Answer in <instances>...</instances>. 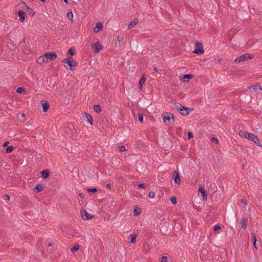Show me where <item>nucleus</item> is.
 Here are the masks:
<instances>
[{"label": "nucleus", "mask_w": 262, "mask_h": 262, "mask_svg": "<svg viewBox=\"0 0 262 262\" xmlns=\"http://www.w3.org/2000/svg\"><path fill=\"white\" fill-rule=\"evenodd\" d=\"M172 108L180 112L184 116L187 115L189 113L188 108L184 107L179 103H175L173 104Z\"/></svg>", "instance_id": "f257e3e1"}, {"label": "nucleus", "mask_w": 262, "mask_h": 262, "mask_svg": "<svg viewBox=\"0 0 262 262\" xmlns=\"http://www.w3.org/2000/svg\"><path fill=\"white\" fill-rule=\"evenodd\" d=\"M254 57L253 55L249 54V53H245L241 56L237 57L234 60L235 62L236 63H239L242 61H244L247 60H250L253 59Z\"/></svg>", "instance_id": "f03ea898"}, {"label": "nucleus", "mask_w": 262, "mask_h": 262, "mask_svg": "<svg viewBox=\"0 0 262 262\" xmlns=\"http://www.w3.org/2000/svg\"><path fill=\"white\" fill-rule=\"evenodd\" d=\"M163 120L164 123L169 124L174 122V117L172 114L167 112L163 115Z\"/></svg>", "instance_id": "7ed1b4c3"}, {"label": "nucleus", "mask_w": 262, "mask_h": 262, "mask_svg": "<svg viewBox=\"0 0 262 262\" xmlns=\"http://www.w3.org/2000/svg\"><path fill=\"white\" fill-rule=\"evenodd\" d=\"M62 62L64 64V66L66 68L68 69V67H70V70H73V67H75L76 66V61L74 60H70L68 59H64L62 60Z\"/></svg>", "instance_id": "20e7f679"}, {"label": "nucleus", "mask_w": 262, "mask_h": 262, "mask_svg": "<svg viewBox=\"0 0 262 262\" xmlns=\"http://www.w3.org/2000/svg\"><path fill=\"white\" fill-rule=\"evenodd\" d=\"M196 49L193 51V53L197 55H201L204 53L203 47L201 43L197 42L195 43Z\"/></svg>", "instance_id": "39448f33"}, {"label": "nucleus", "mask_w": 262, "mask_h": 262, "mask_svg": "<svg viewBox=\"0 0 262 262\" xmlns=\"http://www.w3.org/2000/svg\"><path fill=\"white\" fill-rule=\"evenodd\" d=\"M46 62H48L50 61L53 60L57 57L56 54L53 52L47 53L43 55Z\"/></svg>", "instance_id": "423d86ee"}, {"label": "nucleus", "mask_w": 262, "mask_h": 262, "mask_svg": "<svg viewBox=\"0 0 262 262\" xmlns=\"http://www.w3.org/2000/svg\"><path fill=\"white\" fill-rule=\"evenodd\" d=\"M248 140L253 141L257 145L261 147L262 144L260 143L259 140L257 136L250 133Z\"/></svg>", "instance_id": "0eeeda50"}, {"label": "nucleus", "mask_w": 262, "mask_h": 262, "mask_svg": "<svg viewBox=\"0 0 262 262\" xmlns=\"http://www.w3.org/2000/svg\"><path fill=\"white\" fill-rule=\"evenodd\" d=\"M81 216L82 219L84 220H88L92 219L93 218L94 216L88 212H87L85 210L82 209L80 211Z\"/></svg>", "instance_id": "6e6552de"}, {"label": "nucleus", "mask_w": 262, "mask_h": 262, "mask_svg": "<svg viewBox=\"0 0 262 262\" xmlns=\"http://www.w3.org/2000/svg\"><path fill=\"white\" fill-rule=\"evenodd\" d=\"M172 177L174 180V183L178 185L180 184L181 180L178 172L174 171L172 174Z\"/></svg>", "instance_id": "1a4fd4ad"}, {"label": "nucleus", "mask_w": 262, "mask_h": 262, "mask_svg": "<svg viewBox=\"0 0 262 262\" xmlns=\"http://www.w3.org/2000/svg\"><path fill=\"white\" fill-rule=\"evenodd\" d=\"M199 192L202 193L203 196V200L206 201L207 199V192L205 188L202 186H200L199 188Z\"/></svg>", "instance_id": "9d476101"}, {"label": "nucleus", "mask_w": 262, "mask_h": 262, "mask_svg": "<svg viewBox=\"0 0 262 262\" xmlns=\"http://www.w3.org/2000/svg\"><path fill=\"white\" fill-rule=\"evenodd\" d=\"M93 48L94 49L96 53H98L102 49L103 47L100 42H96L93 45Z\"/></svg>", "instance_id": "9b49d317"}, {"label": "nucleus", "mask_w": 262, "mask_h": 262, "mask_svg": "<svg viewBox=\"0 0 262 262\" xmlns=\"http://www.w3.org/2000/svg\"><path fill=\"white\" fill-rule=\"evenodd\" d=\"M193 75L191 74H186L183 76V77H180V80L184 82H187L189 79L192 78Z\"/></svg>", "instance_id": "f8f14e48"}, {"label": "nucleus", "mask_w": 262, "mask_h": 262, "mask_svg": "<svg viewBox=\"0 0 262 262\" xmlns=\"http://www.w3.org/2000/svg\"><path fill=\"white\" fill-rule=\"evenodd\" d=\"M248 88L249 90H252V91L253 92H256V91H257V90H259L260 91H262L261 86V85L259 84H256L255 85L248 86Z\"/></svg>", "instance_id": "ddd939ff"}, {"label": "nucleus", "mask_w": 262, "mask_h": 262, "mask_svg": "<svg viewBox=\"0 0 262 262\" xmlns=\"http://www.w3.org/2000/svg\"><path fill=\"white\" fill-rule=\"evenodd\" d=\"M103 27V24L101 23H97L93 30L95 33H98L102 29Z\"/></svg>", "instance_id": "4468645a"}, {"label": "nucleus", "mask_w": 262, "mask_h": 262, "mask_svg": "<svg viewBox=\"0 0 262 262\" xmlns=\"http://www.w3.org/2000/svg\"><path fill=\"white\" fill-rule=\"evenodd\" d=\"M18 15L19 17V20L21 23H23L25 21V13L21 11V10H18Z\"/></svg>", "instance_id": "2eb2a0df"}, {"label": "nucleus", "mask_w": 262, "mask_h": 262, "mask_svg": "<svg viewBox=\"0 0 262 262\" xmlns=\"http://www.w3.org/2000/svg\"><path fill=\"white\" fill-rule=\"evenodd\" d=\"M139 22V20L137 18L134 19L128 25L127 29L130 30L134 26H135Z\"/></svg>", "instance_id": "dca6fc26"}, {"label": "nucleus", "mask_w": 262, "mask_h": 262, "mask_svg": "<svg viewBox=\"0 0 262 262\" xmlns=\"http://www.w3.org/2000/svg\"><path fill=\"white\" fill-rule=\"evenodd\" d=\"M250 133H248L246 132L241 130L238 133V135L243 138L248 139Z\"/></svg>", "instance_id": "f3484780"}, {"label": "nucleus", "mask_w": 262, "mask_h": 262, "mask_svg": "<svg viewBox=\"0 0 262 262\" xmlns=\"http://www.w3.org/2000/svg\"><path fill=\"white\" fill-rule=\"evenodd\" d=\"M84 120L89 122L91 125L93 124V119L91 115L86 113L84 116Z\"/></svg>", "instance_id": "a211bd4d"}, {"label": "nucleus", "mask_w": 262, "mask_h": 262, "mask_svg": "<svg viewBox=\"0 0 262 262\" xmlns=\"http://www.w3.org/2000/svg\"><path fill=\"white\" fill-rule=\"evenodd\" d=\"M43 190V187L41 184H38L34 189L35 192L37 193Z\"/></svg>", "instance_id": "6ab92c4d"}, {"label": "nucleus", "mask_w": 262, "mask_h": 262, "mask_svg": "<svg viewBox=\"0 0 262 262\" xmlns=\"http://www.w3.org/2000/svg\"><path fill=\"white\" fill-rule=\"evenodd\" d=\"M247 220L246 218H243L241 221V226L243 229H246L247 227Z\"/></svg>", "instance_id": "aec40b11"}, {"label": "nucleus", "mask_w": 262, "mask_h": 262, "mask_svg": "<svg viewBox=\"0 0 262 262\" xmlns=\"http://www.w3.org/2000/svg\"><path fill=\"white\" fill-rule=\"evenodd\" d=\"M146 78L144 76H142L139 81V84L140 85V89H142V86L145 83Z\"/></svg>", "instance_id": "412c9836"}, {"label": "nucleus", "mask_w": 262, "mask_h": 262, "mask_svg": "<svg viewBox=\"0 0 262 262\" xmlns=\"http://www.w3.org/2000/svg\"><path fill=\"white\" fill-rule=\"evenodd\" d=\"M26 9L28 14L31 17L35 15V12L32 8L27 7Z\"/></svg>", "instance_id": "4be33fe9"}, {"label": "nucleus", "mask_w": 262, "mask_h": 262, "mask_svg": "<svg viewBox=\"0 0 262 262\" xmlns=\"http://www.w3.org/2000/svg\"><path fill=\"white\" fill-rule=\"evenodd\" d=\"M44 62H46V60L44 57V56H40L38 57L37 59V63L40 64H42Z\"/></svg>", "instance_id": "5701e85b"}, {"label": "nucleus", "mask_w": 262, "mask_h": 262, "mask_svg": "<svg viewBox=\"0 0 262 262\" xmlns=\"http://www.w3.org/2000/svg\"><path fill=\"white\" fill-rule=\"evenodd\" d=\"M41 173L43 178H47L49 176V171L48 170H43Z\"/></svg>", "instance_id": "b1692460"}, {"label": "nucleus", "mask_w": 262, "mask_h": 262, "mask_svg": "<svg viewBox=\"0 0 262 262\" xmlns=\"http://www.w3.org/2000/svg\"><path fill=\"white\" fill-rule=\"evenodd\" d=\"M137 235L135 234H130V243L132 244H134L136 242V239L137 238Z\"/></svg>", "instance_id": "393cba45"}, {"label": "nucleus", "mask_w": 262, "mask_h": 262, "mask_svg": "<svg viewBox=\"0 0 262 262\" xmlns=\"http://www.w3.org/2000/svg\"><path fill=\"white\" fill-rule=\"evenodd\" d=\"M42 106L43 108V111L44 112H46L49 108V104L48 102H45L42 104Z\"/></svg>", "instance_id": "a878e982"}, {"label": "nucleus", "mask_w": 262, "mask_h": 262, "mask_svg": "<svg viewBox=\"0 0 262 262\" xmlns=\"http://www.w3.org/2000/svg\"><path fill=\"white\" fill-rule=\"evenodd\" d=\"M79 249V245L78 244H75L73 248H71V251L72 253L77 251Z\"/></svg>", "instance_id": "bb28decb"}, {"label": "nucleus", "mask_w": 262, "mask_h": 262, "mask_svg": "<svg viewBox=\"0 0 262 262\" xmlns=\"http://www.w3.org/2000/svg\"><path fill=\"white\" fill-rule=\"evenodd\" d=\"M95 111L97 113H100L101 112V108L99 105H95L94 106Z\"/></svg>", "instance_id": "cd10ccee"}, {"label": "nucleus", "mask_w": 262, "mask_h": 262, "mask_svg": "<svg viewBox=\"0 0 262 262\" xmlns=\"http://www.w3.org/2000/svg\"><path fill=\"white\" fill-rule=\"evenodd\" d=\"M141 213V210L140 208H136L134 211V214L135 216H138Z\"/></svg>", "instance_id": "c85d7f7f"}, {"label": "nucleus", "mask_w": 262, "mask_h": 262, "mask_svg": "<svg viewBox=\"0 0 262 262\" xmlns=\"http://www.w3.org/2000/svg\"><path fill=\"white\" fill-rule=\"evenodd\" d=\"M67 17L69 20L73 21V13L72 12H68L67 14Z\"/></svg>", "instance_id": "c756f323"}, {"label": "nucleus", "mask_w": 262, "mask_h": 262, "mask_svg": "<svg viewBox=\"0 0 262 262\" xmlns=\"http://www.w3.org/2000/svg\"><path fill=\"white\" fill-rule=\"evenodd\" d=\"M14 149V147L13 146H9L7 148H6V153L8 154V153H10Z\"/></svg>", "instance_id": "7c9ffc66"}, {"label": "nucleus", "mask_w": 262, "mask_h": 262, "mask_svg": "<svg viewBox=\"0 0 262 262\" xmlns=\"http://www.w3.org/2000/svg\"><path fill=\"white\" fill-rule=\"evenodd\" d=\"M67 54L68 55L73 56L74 54V50L72 48L69 49L68 51Z\"/></svg>", "instance_id": "2f4dec72"}, {"label": "nucleus", "mask_w": 262, "mask_h": 262, "mask_svg": "<svg viewBox=\"0 0 262 262\" xmlns=\"http://www.w3.org/2000/svg\"><path fill=\"white\" fill-rule=\"evenodd\" d=\"M170 201L172 204H176L177 203V199L175 196H171L170 198Z\"/></svg>", "instance_id": "473e14b6"}, {"label": "nucleus", "mask_w": 262, "mask_h": 262, "mask_svg": "<svg viewBox=\"0 0 262 262\" xmlns=\"http://www.w3.org/2000/svg\"><path fill=\"white\" fill-rule=\"evenodd\" d=\"M25 90L23 88L19 87L16 89V92L17 93H21L22 92H24Z\"/></svg>", "instance_id": "72a5a7b5"}, {"label": "nucleus", "mask_w": 262, "mask_h": 262, "mask_svg": "<svg viewBox=\"0 0 262 262\" xmlns=\"http://www.w3.org/2000/svg\"><path fill=\"white\" fill-rule=\"evenodd\" d=\"M251 236H252V239L253 242L257 241L256 234L255 233H252L251 234Z\"/></svg>", "instance_id": "f704fd0d"}, {"label": "nucleus", "mask_w": 262, "mask_h": 262, "mask_svg": "<svg viewBox=\"0 0 262 262\" xmlns=\"http://www.w3.org/2000/svg\"><path fill=\"white\" fill-rule=\"evenodd\" d=\"M126 148L124 146H121L119 147V150L120 152H123L126 151Z\"/></svg>", "instance_id": "c9c22d12"}, {"label": "nucleus", "mask_w": 262, "mask_h": 262, "mask_svg": "<svg viewBox=\"0 0 262 262\" xmlns=\"http://www.w3.org/2000/svg\"><path fill=\"white\" fill-rule=\"evenodd\" d=\"M155 196V193L154 191H150L148 194V196L150 198H154Z\"/></svg>", "instance_id": "e433bc0d"}, {"label": "nucleus", "mask_w": 262, "mask_h": 262, "mask_svg": "<svg viewBox=\"0 0 262 262\" xmlns=\"http://www.w3.org/2000/svg\"><path fill=\"white\" fill-rule=\"evenodd\" d=\"M117 40L119 43V44L123 41V37L122 36H118Z\"/></svg>", "instance_id": "4c0bfd02"}, {"label": "nucleus", "mask_w": 262, "mask_h": 262, "mask_svg": "<svg viewBox=\"0 0 262 262\" xmlns=\"http://www.w3.org/2000/svg\"><path fill=\"white\" fill-rule=\"evenodd\" d=\"M211 141L215 143H218V139L215 137H212L211 138Z\"/></svg>", "instance_id": "58836bf2"}, {"label": "nucleus", "mask_w": 262, "mask_h": 262, "mask_svg": "<svg viewBox=\"0 0 262 262\" xmlns=\"http://www.w3.org/2000/svg\"><path fill=\"white\" fill-rule=\"evenodd\" d=\"M97 191L96 188H91L88 190V192H96Z\"/></svg>", "instance_id": "ea45409f"}, {"label": "nucleus", "mask_w": 262, "mask_h": 262, "mask_svg": "<svg viewBox=\"0 0 262 262\" xmlns=\"http://www.w3.org/2000/svg\"><path fill=\"white\" fill-rule=\"evenodd\" d=\"M139 120L141 122H143V117L142 114H139Z\"/></svg>", "instance_id": "a19ab883"}, {"label": "nucleus", "mask_w": 262, "mask_h": 262, "mask_svg": "<svg viewBox=\"0 0 262 262\" xmlns=\"http://www.w3.org/2000/svg\"><path fill=\"white\" fill-rule=\"evenodd\" d=\"M187 136H188V138L189 139L193 138V135H192V133L190 132L187 133Z\"/></svg>", "instance_id": "79ce46f5"}, {"label": "nucleus", "mask_w": 262, "mask_h": 262, "mask_svg": "<svg viewBox=\"0 0 262 262\" xmlns=\"http://www.w3.org/2000/svg\"><path fill=\"white\" fill-rule=\"evenodd\" d=\"M161 262H167V258L166 256H163L161 258Z\"/></svg>", "instance_id": "37998d69"}, {"label": "nucleus", "mask_w": 262, "mask_h": 262, "mask_svg": "<svg viewBox=\"0 0 262 262\" xmlns=\"http://www.w3.org/2000/svg\"><path fill=\"white\" fill-rule=\"evenodd\" d=\"M138 187L140 188H143V189L145 188L144 184H139L138 185Z\"/></svg>", "instance_id": "c03bdc74"}, {"label": "nucleus", "mask_w": 262, "mask_h": 262, "mask_svg": "<svg viewBox=\"0 0 262 262\" xmlns=\"http://www.w3.org/2000/svg\"><path fill=\"white\" fill-rule=\"evenodd\" d=\"M221 229V227L220 225H214L213 226V229Z\"/></svg>", "instance_id": "a18cd8bd"}, {"label": "nucleus", "mask_w": 262, "mask_h": 262, "mask_svg": "<svg viewBox=\"0 0 262 262\" xmlns=\"http://www.w3.org/2000/svg\"><path fill=\"white\" fill-rule=\"evenodd\" d=\"M106 188L108 189H110L111 188V185L110 184H107L106 185Z\"/></svg>", "instance_id": "49530a36"}, {"label": "nucleus", "mask_w": 262, "mask_h": 262, "mask_svg": "<svg viewBox=\"0 0 262 262\" xmlns=\"http://www.w3.org/2000/svg\"><path fill=\"white\" fill-rule=\"evenodd\" d=\"M253 246H254V248L255 249H257L258 248L256 246V242H253Z\"/></svg>", "instance_id": "de8ad7c7"}, {"label": "nucleus", "mask_w": 262, "mask_h": 262, "mask_svg": "<svg viewBox=\"0 0 262 262\" xmlns=\"http://www.w3.org/2000/svg\"><path fill=\"white\" fill-rule=\"evenodd\" d=\"M78 233L77 232H75L73 235L75 236H83L84 235H76V234Z\"/></svg>", "instance_id": "09e8293b"}, {"label": "nucleus", "mask_w": 262, "mask_h": 262, "mask_svg": "<svg viewBox=\"0 0 262 262\" xmlns=\"http://www.w3.org/2000/svg\"><path fill=\"white\" fill-rule=\"evenodd\" d=\"M9 143V142H6L4 145H3V146H7L8 145V144Z\"/></svg>", "instance_id": "8fccbe9b"}, {"label": "nucleus", "mask_w": 262, "mask_h": 262, "mask_svg": "<svg viewBox=\"0 0 262 262\" xmlns=\"http://www.w3.org/2000/svg\"><path fill=\"white\" fill-rule=\"evenodd\" d=\"M79 196L81 198L83 199L84 198V195L82 193H79Z\"/></svg>", "instance_id": "3c124183"}, {"label": "nucleus", "mask_w": 262, "mask_h": 262, "mask_svg": "<svg viewBox=\"0 0 262 262\" xmlns=\"http://www.w3.org/2000/svg\"><path fill=\"white\" fill-rule=\"evenodd\" d=\"M5 198H6L7 200H9V199H10V197H9V195H8V194H5Z\"/></svg>", "instance_id": "603ef678"}, {"label": "nucleus", "mask_w": 262, "mask_h": 262, "mask_svg": "<svg viewBox=\"0 0 262 262\" xmlns=\"http://www.w3.org/2000/svg\"><path fill=\"white\" fill-rule=\"evenodd\" d=\"M242 203H243L244 204H247V201H246V200H243Z\"/></svg>", "instance_id": "864d4df0"}, {"label": "nucleus", "mask_w": 262, "mask_h": 262, "mask_svg": "<svg viewBox=\"0 0 262 262\" xmlns=\"http://www.w3.org/2000/svg\"><path fill=\"white\" fill-rule=\"evenodd\" d=\"M154 71H155V72H158V69H157L156 67H155V68H154Z\"/></svg>", "instance_id": "5fc2aeb1"}, {"label": "nucleus", "mask_w": 262, "mask_h": 262, "mask_svg": "<svg viewBox=\"0 0 262 262\" xmlns=\"http://www.w3.org/2000/svg\"><path fill=\"white\" fill-rule=\"evenodd\" d=\"M48 245L49 247H51L52 246V244L51 242H49Z\"/></svg>", "instance_id": "6e6d98bb"}, {"label": "nucleus", "mask_w": 262, "mask_h": 262, "mask_svg": "<svg viewBox=\"0 0 262 262\" xmlns=\"http://www.w3.org/2000/svg\"><path fill=\"white\" fill-rule=\"evenodd\" d=\"M63 1H64V2L65 3H66L67 4H68V0H63Z\"/></svg>", "instance_id": "4d7b16f0"}, {"label": "nucleus", "mask_w": 262, "mask_h": 262, "mask_svg": "<svg viewBox=\"0 0 262 262\" xmlns=\"http://www.w3.org/2000/svg\"><path fill=\"white\" fill-rule=\"evenodd\" d=\"M22 116L24 117L25 116V114L23 113L22 115H21Z\"/></svg>", "instance_id": "13d9d810"}, {"label": "nucleus", "mask_w": 262, "mask_h": 262, "mask_svg": "<svg viewBox=\"0 0 262 262\" xmlns=\"http://www.w3.org/2000/svg\"><path fill=\"white\" fill-rule=\"evenodd\" d=\"M40 1H41V2H45V0H40Z\"/></svg>", "instance_id": "bf43d9fd"}]
</instances>
